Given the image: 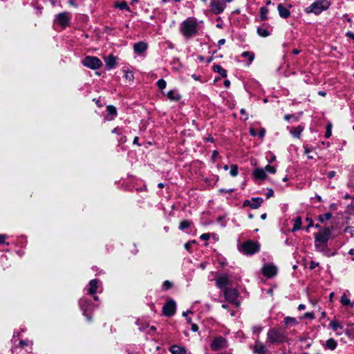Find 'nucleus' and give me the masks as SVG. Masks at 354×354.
Wrapping results in <instances>:
<instances>
[{"label": "nucleus", "instance_id": "4be33fe9", "mask_svg": "<svg viewBox=\"0 0 354 354\" xmlns=\"http://www.w3.org/2000/svg\"><path fill=\"white\" fill-rule=\"evenodd\" d=\"M167 98L171 101L178 102L180 100L181 96L176 90L169 91L167 94Z\"/></svg>", "mask_w": 354, "mask_h": 354}, {"label": "nucleus", "instance_id": "a19ab883", "mask_svg": "<svg viewBox=\"0 0 354 354\" xmlns=\"http://www.w3.org/2000/svg\"><path fill=\"white\" fill-rule=\"evenodd\" d=\"M172 287V283L169 281H165L162 284V288L167 290Z\"/></svg>", "mask_w": 354, "mask_h": 354}, {"label": "nucleus", "instance_id": "e433bc0d", "mask_svg": "<svg viewBox=\"0 0 354 354\" xmlns=\"http://www.w3.org/2000/svg\"><path fill=\"white\" fill-rule=\"evenodd\" d=\"M332 217V214L329 212L319 216V221L324 222V221L329 220Z\"/></svg>", "mask_w": 354, "mask_h": 354}, {"label": "nucleus", "instance_id": "2eb2a0df", "mask_svg": "<svg viewBox=\"0 0 354 354\" xmlns=\"http://www.w3.org/2000/svg\"><path fill=\"white\" fill-rule=\"evenodd\" d=\"M106 68L111 70L115 68L117 65V58L113 55L111 54L107 57H104Z\"/></svg>", "mask_w": 354, "mask_h": 354}, {"label": "nucleus", "instance_id": "69168bd1", "mask_svg": "<svg viewBox=\"0 0 354 354\" xmlns=\"http://www.w3.org/2000/svg\"><path fill=\"white\" fill-rule=\"evenodd\" d=\"M273 194H274L273 191L272 189H270L268 191V192L267 193V198H270V197L272 196Z\"/></svg>", "mask_w": 354, "mask_h": 354}, {"label": "nucleus", "instance_id": "a18cd8bd", "mask_svg": "<svg viewBox=\"0 0 354 354\" xmlns=\"http://www.w3.org/2000/svg\"><path fill=\"white\" fill-rule=\"evenodd\" d=\"M210 238V234L209 233H205L201 235L200 239L203 241L208 240Z\"/></svg>", "mask_w": 354, "mask_h": 354}, {"label": "nucleus", "instance_id": "c85d7f7f", "mask_svg": "<svg viewBox=\"0 0 354 354\" xmlns=\"http://www.w3.org/2000/svg\"><path fill=\"white\" fill-rule=\"evenodd\" d=\"M329 328L333 331H337L339 328L342 329V326L337 320H332L329 324Z\"/></svg>", "mask_w": 354, "mask_h": 354}, {"label": "nucleus", "instance_id": "09e8293b", "mask_svg": "<svg viewBox=\"0 0 354 354\" xmlns=\"http://www.w3.org/2000/svg\"><path fill=\"white\" fill-rule=\"evenodd\" d=\"M306 221H309V222H308V225L307 226V227H306V230L307 232H308L309 228H310V227H313V220H312V219H310L309 218H306Z\"/></svg>", "mask_w": 354, "mask_h": 354}, {"label": "nucleus", "instance_id": "b1692460", "mask_svg": "<svg viewBox=\"0 0 354 354\" xmlns=\"http://www.w3.org/2000/svg\"><path fill=\"white\" fill-rule=\"evenodd\" d=\"M303 130L304 127L299 125L290 129V133L293 137L299 138Z\"/></svg>", "mask_w": 354, "mask_h": 354}, {"label": "nucleus", "instance_id": "473e14b6", "mask_svg": "<svg viewBox=\"0 0 354 354\" xmlns=\"http://www.w3.org/2000/svg\"><path fill=\"white\" fill-rule=\"evenodd\" d=\"M191 223L189 221L184 220L180 222L179 225V229L181 230H184L188 228L190 226Z\"/></svg>", "mask_w": 354, "mask_h": 354}, {"label": "nucleus", "instance_id": "f8f14e48", "mask_svg": "<svg viewBox=\"0 0 354 354\" xmlns=\"http://www.w3.org/2000/svg\"><path fill=\"white\" fill-rule=\"evenodd\" d=\"M227 346V342L226 339L221 336L215 337L211 344V348L214 351H218Z\"/></svg>", "mask_w": 354, "mask_h": 354}, {"label": "nucleus", "instance_id": "cd10ccee", "mask_svg": "<svg viewBox=\"0 0 354 354\" xmlns=\"http://www.w3.org/2000/svg\"><path fill=\"white\" fill-rule=\"evenodd\" d=\"M213 69L214 72L219 73L223 77L227 76V71L220 65H214Z\"/></svg>", "mask_w": 354, "mask_h": 354}, {"label": "nucleus", "instance_id": "680f3d73", "mask_svg": "<svg viewBox=\"0 0 354 354\" xmlns=\"http://www.w3.org/2000/svg\"><path fill=\"white\" fill-rule=\"evenodd\" d=\"M225 43V39H221L218 41V45L219 46H221L223 45Z\"/></svg>", "mask_w": 354, "mask_h": 354}, {"label": "nucleus", "instance_id": "3c124183", "mask_svg": "<svg viewBox=\"0 0 354 354\" xmlns=\"http://www.w3.org/2000/svg\"><path fill=\"white\" fill-rule=\"evenodd\" d=\"M311 151L307 148H305V153L308 156V158L313 159V156L311 155Z\"/></svg>", "mask_w": 354, "mask_h": 354}, {"label": "nucleus", "instance_id": "a211bd4d", "mask_svg": "<svg viewBox=\"0 0 354 354\" xmlns=\"http://www.w3.org/2000/svg\"><path fill=\"white\" fill-rule=\"evenodd\" d=\"M107 115L106 116V119L107 120H112L117 115L116 108L113 106L109 105L106 106Z\"/></svg>", "mask_w": 354, "mask_h": 354}, {"label": "nucleus", "instance_id": "20e7f679", "mask_svg": "<svg viewBox=\"0 0 354 354\" xmlns=\"http://www.w3.org/2000/svg\"><path fill=\"white\" fill-rule=\"evenodd\" d=\"M267 339L271 344H280L286 340V337L283 331L272 328L268 332Z\"/></svg>", "mask_w": 354, "mask_h": 354}, {"label": "nucleus", "instance_id": "58836bf2", "mask_svg": "<svg viewBox=\"0 0 354 354\" xmlns=\"http://www.w3.org/2000/svg\"><path fill=\"white\" fill-rule=\"evenodd\" d=\"M7 238V235L6 234H0V244H4V245H9V243L6 241V239Z\"/></svg>", "mask_w": 354, "mask_h": 354}, {"label": "nucleus", "instance_id": "1a4fd4ad", "mask_svg": "<svg viewBox=\"0 0 354 354\" xmlns=\"http://www.w3.org/2000/svg\"><path fill=\"white\" fill-rule=\"evenodd\" d=\"M80 307L83 311V315L87 317L88 321L91 320V317L87 315V312L93 309V304L85 297H82L79 301Z\"/></svg>", "mask_w": 354, "mask_h": 354}, {"label": "nucleus", "instance_id": "6e6552de", "mask_svg": "<svg viewBox=\"0 0 354 354\" xmlns=\"http://www.w3.org/2000/svg\"><path fill=\"white\" fill-rule=\"evenodd\" d=\"M210 12L214 15L221 14L226 8L223 0H211L209 3Z\"/></svg>", "mask_w": 354, "mask_h": 354}, {"label": "nucleus", "instance_id": "9d476101", "mask_svg": "<svg viewBox=\"0 0 354 354\" xmlns=\"http://www.w3.org/2000/svg\"><path fill=\"white\" fill-rule=\"evenodd\" d=\"M70 19V13L64 12L56 16L55 23L59 24L63 28H65L69 24Z\"/></svg>", "mask_w": 354, "mask_h": 354}, {"label": "nucleus", "instance_id": "37998d69", "mask_svg": "<svg viewBox=\"0 0 354 354\" xmlns=\"http://www.w3.org/2000/svg\"><path fill=\"white\" fill-rule=\"evenodd\" d=\"M331 134H332V132H331L330 126H328L327 128H326V133H325V137L326 138H330L331 136Z\"/></svg>", "mask_w": 354, "mask_h": 354}, {"label": "nucleus", "instance_id": "7ed1b4c3", "mask_svg": "<svg viewBox=\"0 0 354 354\" xmlns=\"http://www.w3.org/2000/svg\"><path fill=\"white\" fill-rule=\"evenodd\" d=\"M241 252L246 255H252L260 250V244L252 240H248L239 246Z\"/></svg>", "mask_w": 354, "mask_h": 354}, {"label": "nucleus", "instance_id": "a878e982", "mask_svg": "<svg viewBox=\"0 0 354 354\" xmlns=\"http://www.w3.org/2000/svg\"><path fill=\"white\" fill-rule=\"evenodd\" d=\"M263 200L262 198H252L251 199V207L252 209H257L263 203Z\"/></svg>", "mask_w": 354, "mask_h": 354}, {"label": "nucleus", "instance_id": "774afa93", "mask_svg": "<svg viewBox=\"0 0 354 354\" xmlns=\"http://www.w3.org/2000/svg\"><path fill=\"white\" fill-rule=\"evenodd\" d=\"M348 254L351 256H353V257L352 258V260L354 261V249H351L349 251H348Z\"/></svg>", "mask_w": 354, "mask_h": 354}, {"label": "nucleus", "instance_id": "393cba45", "mask_svg": "<svg viewBox=\"0 0 354 354\" xmlns=\"http://www.w3.org/2000/svg\"><path fill=\"white\" fill-rule=\"evenodd\" d=\"M337 346V342L333 338H330L328 340H326L325 344V347L330 351L335 350Z\"/></svg>", "mask_w": 354, "mask_h": 354}, {"label": "nucleus", "instance_id": "5701e85b", "mask_svg": "<svg viewBox=\"0 0 354 354\" xmlns=\"http://www.w3.org/2000/svg\"><path fill=\"white\" fill-rule=\"evenodd\" d=\"M147 44L142 41L136 43L133 46V50L137 53H143L147 49Z\"/></svg>", "mask_w": 354, "mask_h": 354}, {"label": "nucleus", "instance_id": "13d9d810", "mask_svg": "<svg viewBox=\"0 0 354 354\" xmlns=\"http://www.w3.org/2000/svg\"><path fill=\"white\" fill-rule=\"evenodd\" d=\"M326 246V245H322V246L316 247V248H317L319 251H320V252H324V251H325Z\"/></svg>", "mask_w": 354, "mask_h": 354}, {"label": "nucleus", "instance_id": "bf43d9fd", "mask_svg": "<svg viewBox=\"0 0 354 354\" xmlns=\"http://www.w3.org/2000/svg\"><path fill=\"white\" fill-rule=\"evenodd\" d=\"M290 118H295L294 115L288 114L284 116V119L287 121H289Z\"/></svg>", "mask_w": 354, "mask_h": 354}, {"label": "nucleus", "instance_id": "0eeeda50", "mask_svg": "<svg viewBox=\"0 0 354 354\" xmlns=\"http://www.w3.org/2000/svg\"><path fill=\"white\" fill-rule=\"evenodd\" d=\"M223 292L226 301L233 304L236 306L239 305L238 301L239 292L236 288H225Z\"/></svg>", "mask_w": 354, "mask_h": 354}, {"label": "nucleus", "instance_id": "052dcab7", "mask_svg": "<svg viewBox=\"0 0 354 354\" xmlns=\"http://www.w3.org/2000/svg\"><path fill=\"white\" fill-rule=\"evenodd\" d=\"M346 36L350 37V38H352L353 39H354V33L352 32H346Z\"/></svg>", "mask_w": 354, "mask_h": 354}, {"label": "nucleus", "instance_id": "aec40b11", "mask_svg": "<svg viewBox=\"0 0 354 354\" xmlns=\"http://www.w3.org/2000/svg\"><path fill=\"white\" fill-rule=\"evenodd\" d=\"M277 10L280 17L283 19H286L290 15V12L288 9L284 7L281 3L278 5Z\"/></svg>", "mask_w": 354, "mask_h": 354}, {"label": "nucleus", "instance_id": "0e129e2a", "mask_svg": "<svg viewBox=\"0 0 354 354\" xmlns=\"http://www.w3.org/2000/svg\"><path fill=\"white\" fill-rule=\"evenodd\" d=\"M133 145H137L140 146V143L138 142V137H135L133 141Z\"/></svg>", "mask_w": 354, "mask_h": 354}, {"label": "nucleus", "instance_id": "39448f33", "mask_svg": "<svg viewBox=\"0 0 354 354\" xmlns=\"http://www.w3.org/2000/svg\"><path fill=\"white\" fill-rule=\"evenodd\" d=\"M331 235V232L328 228H324L323 230L315 234V247L326 245Z\"/></svg>", "mask_w": 354, "mask_h": 354}, {"label": "nucleus", "instance_id": "423d86ee", "mask_svg": "<svg viewBox=\"0 0 354 354\" xmlns=\"http://www.w3.org/2000/svg\"><path fill=\"white\" fill-rule=\"evenodd\" d=\"M82 64L92 70L98 69L102 66V62L98 57L89 55L82 60Z\"/></svg>", "mask_w": 354, "mask_h": 354}, {"label": "nucleus", "instance_id": "5fc2aeb1", "mask_svg": "<svg viewBox=\"0 0 354 354\" xmlns=\"http://www.w3.org/2000/svg\"><path fill=\"white\" fill-rule=\"evenodd\" d=\"M243 206L244 207H248V206L251 207V200H245L243 202Z\"/></svg>", "mask_w": 354, "mask_h": 354}, {"label": "nucleus", "instance_id": "7c9ffc66", "mask_svg": "<svg viewBox=\"0 0 354 354\" xmlns=\"http://www.w3.org/2000/svg\"><path fill=\"white\" fill-rule=\"evenodd\" d=\"M257 32H258L259 35H260L261 37H268L270 35L269 31L267 29L261 28V27H259L257 28Z\"/></svg>", "mask_w": 354, "mask_h": 354}, {"label": "nucleus", "instance_id": "72a5a7b5", "mask_svg": "<svg viewBox=\"0 0 354 354\" xmlns=\"http://www.w3.org/2000/svg\"><path fill=\"white\" fill-rule=\"evenodd\" d=\"M230 174L233 177H235L238 175V167L236 165H231Z\"/></svg>", "mask_w": 354, "mask_h": 354}, {"label": "nucleus", "instance_id": "dca6fc26", "mask_svg": "<svg viewBox=\"0 0 354 354\" xmlns=\"http://www.w3.org/2000/svg\"><path fill=\"white\" fill-rule=\"evenodd\" d=\"M254 353L257 354H270L267 347L259 341H257L254 346Z\"/></svg>", "mask_w": 354, "mask_h": 354}, {"label": "nucleus", "instance_id": "c756f323", "mask_svg": "<svg viewBox=\"0 0 354 354\" xmlns=\"http://www.w3.org/2000/svg\"><path fill=\"white\" fill-rule=\"evenodd\" d=\"M340 301L343 306H351V307L353 306V304L351 302V300L347 297L345 293L342 295Z\"/></svg>", "mask_w": 354, "mask_h": 354}, {"label": "nucleus", "instance_id": "4d7b16f0", "mask_svg": "<svg viewBox=\"0 0 354 354\" xmlns=\"http://www.w3.org/2000/svg\"><path fill=\"white\" fill-rule=\"evenodd\" d=\"M120 129L118 127H116L112 130L113 133H116L118 135H121V133L120 132Z\"/></svg>", "mask_w": 354, "mask_h": 354}, {"label": "nucleus", "instance_id": "e2e57ef3", "mask_svg": "<svg viewBox=\"0 0 354 354\" xmlns=\"http://www.w3.org/2000/svg\"><path fill=\"white\" fill-rule=\"evenodd\" d=\"M319 263H315V262H311L310 263V268L311 269H314L317 266H318Z\"/></svg>", "mask_w": 354, "mask_h": 354}, {"label": "nucleus", "instance_id": "ddd939ff", "mask_svg": "<svg viewBox=\"0 0 354 354\" xmlns=\"http://www.w3.org/2000/svg\"><path fill=\"white\" fill-rule=\"evenodd\" d=\"M215 281L216 286L223 290L227 288V286L230 285L231 283L230 277L225 274L218 275Z\"/></svg>", "mask_w": 354, "mask_h": 354}, {"label": "nucleus", "instance_id": "f257e3e1", "mask_svg": "<svg viewBox=\"0 0 354 354\" xmlns=\"http://www.w3.org/2000/svg\"><path fill=\"white\" fill-rule=\"evenodd\" d=\"M180 33L185 38H191L198 33V22L194 17H189L183 21L179 28Z\"/></svg>", "mask_w": 354, "mask_h": 354}, {"label": "nucleus", "instance_id": "8fccbe9b", "mask_svg": "<svg viewBox=\"0 0 354 354\" xmlns=\"http://www.w3.org/2000/svg\"><path fill=\"white\" fill-rule=\"evenodd\" d=\"M189 313H192V311L188 310V311H187V312H184V313H183V316L186 318L187 321L188 322H189V323H190L192 320H191V319L188 317V314H189Z\"/></svg>", "mask_w": 354, "mask_h": 354}, {"label": "nucleus", "instance_id": "c9c22d12", "mask_svg": "<svg viewBox=\"0 0 354 354\" xmlns=\"http://www.w3.org/2000/svg\"><path fill=\"white\" fill-rule=\"evenodd\" d=\"M156 85L158 86V87L162 90L164 88H165L166 86H167V83L166 82L163 80V79H160L157 82H156Z\"/></svg>", "mask_w": 354, "mask_h": 354}, {"label": "nucleus", "instance_id": "de8ad7c7", "mask_svg": "<svg viewBox=\"0 0 354 354\" xmlns=\"http://www.w3.org/2000/svg\"><path fill=\"white\" fill-rule=\"evenodd\" d=\"M252 330H253V333H256V334L259 335V333L261 330V327H260V326H254L252 328Z\"/></svg>", "mask_w": 354, "mask_h": 354}, {"label": "nucleus", "instance_id": "412c9836", "mask_svg": "<svg viewBox=\"0 0 354 354\" xmlns=\"http://www.w3.org/2000/svg\"><path fill=\"white\" fill-rule=\"evenodd\" d=\"M169 350L172 354H186L185 348L178 345H173Z\"/></svg>", "mask_w": 354, "mask_h": 354}, {"label": "nucleus", "instance_id": "f03ea898", "mask_svg": "<svg viewBox=\"0 0 354 354\" xmlns=\"http://www.w3.org/2000/svg\"><path fill=\"white\" fill-rule=\"evenodd\" d=\"M330 5V0H316L310 6L306 8L305 12L306 13L319 15L323 11L326 10L329 8Z\"/></svg>", "mask_w": 354, "mask_h": 354}, {"label": "nucleus", "instance_id": "9b49d317", "mask_svg": "<svg viewBox=\"0 0 354 354\" xmlns=\"http://www.w3.org/2000/svg\"><path fill=\"white\" fill-rule=\"evenodd\" d=\"M176 304L173 299H169L162 307L163 314L167 317H171L176 313Z\"/></svg>", "mask_w": 354, "mask_h": 354}, {"label": "nucleus", "instance_id": "49530a36", "mask_svg": "<svg viewBox=\"0 0 354 354\" xmlns=\"http://www.w3.org/2000/svg\"><path fill=\"white\" fill-rule=\"evenodd\" d=\"M266 134V129L263 128H261L258 133L260 138H263Z\"/></svg>", "mask_w": 354, "mask_h": 354}, {"label": "nucleus", "instance_id": "4c0bfd02", "mask_svg": "<svg viewBox=\"0 0 354 354\" xmlns=\"http://www.w3.org/2000/svg\"><path fill=\"white\" fill-rule=\"evenodd\" d=\"M241 55H242L243 57H248L250 62H252L254 59V54L251 53H250L248 51L243 52Z\"/></svg>", "mask_w": 354, "mask_h": 354}, {"label": "nucleus", "instance_id": "bb28decb", "mask_svg": "<svg viewBox=\"0 0 354 354\" xmlns=\"http://www.w3.org/2000/svg\"><path fill=\"white\" fill-rule=\"evenodd\" d=\"M294 226L292 232H295L301 229V218L300 216L296 217L294 220Z\"/></svg>", "mask_w": 354, "mask_h": 354}, {"label": "nucleus", "instance_id": "603ef678", "mask_svg": "<svg viewBox=\"0 0 354 354\" xmlns=\"http://www.w3.org/2000/svg\"><path fill=\"white\" fill-rule=\"evenodd\" d=\"M336 172L334 171H330L328 173V177L331 179L335 176Z\"/></svg>", "mask_w": 354, "mask_h": 354}, {"label": "nucleus", "instance_id": "f704fd0d", "mask_svg": "<svg viewBox=\"0 0 354 354\" xmlns=\"http://www.w3.org/2000/svg\"><path fill=\"white\" fill-rule=\"evenodd\" d=\"M284 323L286 325H288V324H293V325H295L297 324V320L293 318V317H287L284 319Z\"/></svg>", "mask_w": 354, "mask_h": 354}, {"label": "nucleus", "instance_id": "f3484780", "mask_svg": "<svg viewBox=\"0 0 354 354\" xmlns=\"http://www.w3.org/2000/svg\"><path fill=\"white\" fill-rule=\"evenodd\" d=\"M98 279H92L89 282V287L87 288L88 293L91 295H93L97 293L98 288Z\"/></svg>", "mask_w": 354, "mask_h": 354}, {"label": "nucleus", "instance_id": "79ce46f5", "mask_svg": "<svg viewBox=\"0 0 354 354\" xmlns=\"http://www.w3.org/2000/svg\"><path fill=\"white\" fill-rule=\"evenodd\" d=\"M265 171H268L270 174H274L276 172V169L273 166H270V165H267L265 167Z\"/></svg>", "mask_w": 354, "mask_h": 354}, {"label": "nucleus", "instance_id": "c03bdc74", "mask_svg": "<svg viewBox=\"0 0 354 354\" xmlns=\"http://www.w3.org/2000/svg\"><path fill=\"white\" fill-rule=\"evenodd\" d=\"M120 10L129 9V6L126 2H122L118 5Z\"/></svg>", "mask_w": 354, "mask_h": 354}, {"label": "nucleus", "instance_id": "6ab92c4d", "mask_svg": "<svg viewBox=\"0 0 354 354\" xmlns=\"http://www.w3.org/2000/svg\"><path fill=\"white\" fill-rule=\"evenodd\" d=\"M253 176L256 179L264 180L267 177L265 170L262 168H257L253 171Z\"/></svg>", "mask_w": 354, "mask_h": 354}, {"label": "nucleus", "instance_id": "338daca9", "mask_svg": "<svg viewBox=\"0 0 354 354\" xmlns=\"http://www.w3.org/2000/svg\"><path fill=\"white\" fill-rule=\"evenodd\" d=\"M306 308V306L304 304H299L298 306V310L299 311L303 310Z\"/></svg>", "mask_w": 354, "mask_h": 354}, {"label": "nucleus", "instance_id": "6e6d98bb", "mask_svg": "<svg viewBox=\"0 0 354 354\" xmlns=\"http://www.w3.org/2000/svg\"><path fill=\"white\" fill-rule=\"evenodd\" d=\"M250 133L252 136H256L257 135V133L256 132V131L253 128H250Z\"/></svg>", "mask_w": 354, "mask_h": 354}, {"label": "nucleus", "instance_id": "4468645a", "mask_svg": "<svg viewBox=\"0 0 354 354\" xmlns=\"http://www.w3.org/2000/svg\"><path fill=\"white\" fill-rule=\"evenodd\" d=\"M261 271L264 276L272 278L277 274V268L273 264L268 263L263 266Z\"/></svg>", "mask_w": 354, "mask_h": 354}, {"label": "nucleus", "instance_id": "864d4df0", "mask_svg": "<svg viewBox=\"0 0 354 354\" xmlns=\"http://www.w3.org/2000/svg\"><path fill=\"white\" fill-rule=\"evenodd\" d=\"M191 329L194 332H196L198 330V326L196 324H192Z\"/></svg>", "mask_w": 354, "mask_h": 354}, {"label": "nucleus", "instance_id": "ea45409f", "mask_svg": "<svg viewBox=\"0 0 354 354\" xmlns=\"http://www.w3.org/2000/svg\"><path fill=\"white\" fill-rule=\"evenodd\" d=\"M196 243V241H188L187 243H186L185 244V248L189 251V252H191V249H192V247L194 244Z\"/></svg>", "mask_w": 354, "mask_h": 354}, {"label": "nucleus", "instance_id": "2f4dec72", "mask_svg": "<svg viewBox=\"0 0 354 354\" xmlns=\"http://www.w3.org/2000/svg\"><path fill=\"white\" fill-rule=\"evenodd\" d=\"M268 12V9L266 7H261L260 8V17L261 20H265L267 19V14Z\"/></svg>", "mask_w": 354, "mask_h": 354}]
</instances>
